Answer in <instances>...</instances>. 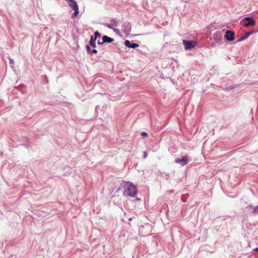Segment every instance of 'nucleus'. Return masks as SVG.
Masks as SVG:
<instances>
[{
	"mask_svg": "<svg viewBox=\"0 0 258 258\" xmlns=\"http://www.w3.org/2000/svg\"><path fill=\"white\" fill-rule=\"evenodd\" d=\"M87 48L88 52H89L90 53H97V50L95 49H93L92 50V49H91L90 47L89 46H87Z\"/></svg>",
	"mask_w": 258,
	"mask_h": 258,
	"instance_id": "9b49d317",
	"label": "nucleus"
},
{
	"mask_svg": "<svg viewBox=\"0 0 258 258\" xmlns=\"http://www.w3.org/2000/svg\"><path fill=\"white\" fill-rule=\"evenodd\" d=\"M94 39L96 40L98 37H100V34L98 31H96L94 33Z\"/></svg>",
	"mask_w": 258,
	"mask_h": 258,
	"instance_id": "f8f14e48",
	"label": "nucleus"
},
{
	"mask_svg": "<svg viewBox=\"0 0 258 258\" xmlns=\"http://www.w3.org/2000/svg\"><path fill=\"white\" fill-rule=\"evenodd\" d=\"M255 250H256V251H258V247H257V248H256V249H255Z\"/></svg>",
	"mask_w": 258,
	"mask_h": 258,
	"instance_id": "2eb2a0df",
	"label": "nucleus"
},
{
	"mask_svg": "<svg viewBox=\"0 0 258 258\" xmlns=\"http://www.w3.org/2000/svg\"><path fill=\"white\" fill-rule=\"evenodd\" d=\"M102 40H103V42L102 43H104V42H108V43H110V42H112V41H113V39L110 38V37H108L107 36H106V35H104L102 37Z\"/></svg>",
	"mask_w": 258,
	"mask_h": 258,
	"instance_id": "6e6552de",
	"label": "nucleus"
},
{
	"mask_svg": "<svg viewBox=\"0 0 258 258\" xmlns=\"http://www.w3.org/2000/svg\"><path fill=\"white\" fill-rule=\"evenodd\" d=\"M234 33L231 31H227L225 33V37L228 41H232L234 39Z\"/></svg>",
	"mask_w": 258,
	"mask_h": 258,
	"instance_id": "423d86ee",
	"label": "nucleus"
},
{
	"mask_svg": "<svg viewBox=\"0 0 258 258\" xmlns=\"http://www.w3.org/2000/svg\"><path fill=\"white\" fill-rule=\"evenodd\" d=\"M176 163H179L181 166H184L187 164V157L185 156H183L181 159L176 158L175 160Z\"/></svg>",
	"mask_w": 258,
	"mask_h": 258,
	"instance_id": "39448f33",
	"label": "nucleus"
},
{
	"mask_svg": "<svg viewBox=\"0 0 258 258\" xmlns=\"http://www.w3.org/2000/svg\"><path fill=\"white\" fill-rule=\"evenodd\" d=\"M141 135L145 137L148 136L147 133L144 132L141 133Z\"/></svg>",
	"mask_w": 258,
	"mask_h": 258,
	"instance_id": "ddd939ff",
	"label": "nucleus"
},
{
	"mask_svg": "<svg viewBox=\"0 0 258 258\" xmlns=\"http://www.w3.org/2000/svg\"><path fill=\"white\" fill-rule=\"evenodd\" d=\"M252 32H247L246 34H245V35L244 36H242V37H241L238 40V41H241L242 40H244L246 39H247L249 36L252 34Z\"/></svg>",
	"mask_w": 258,
	"mask_h": 258,
	"instance_id": "1a4fd4ad",
	"label": "nucleus"
},
{
	"mask_svg": "<svg viewBox=\"0 0 258 258\" xmlns=\"http://www.w3.org/2000/svg\"><path fill=\"white\" fill-rule=\"evenodd\" d=\"M89 44L91 46L93 47V48L95 47V39H93L92 36L91 37Z\"/></svg>",
	"mask_w": 258,
	"mask_h": 258,
	"instance_id": "9d476101",
	"label": "nucleus"
},
{
	"mask_svg": "<svg viewBox=\"0 0 258 258\" xmlns=\"http://www.w3.org/2000/svg\"><path fill=\"white\" fill-rule=\"evenodd\" d=\"M69 4L74 11V13L71 15L72 19H75L79 14V7L77 3L74 0H69Z\"/></svg>",
	"mask_w": 258,
	"mask_h": 258,
	"instance_id": "f03ea898",
	"label": "nucleus"
},
{
	"mask_svg": "<svg viewBox=\"0 0 258 258\" xmlns=\"http://www.w3.org/2000/svg\"><path fill=\"white\" fill-rule=\"evenodd\" d=\"M121 188L124 196L135 197L137 195V187L132 183L123 181L121 183Z\"/></svg>",
	"mask_w": 258,
	"mask_h": 258,
	"instance_id": "f257e3e1",
	"label": "nucleus"
},
{
	"mask_svg": "<svg viewBox=\"0 0 258 258\" xmlns=\"http://www.w3.org/2000/svg\"><path fill=\"white\" fill-rule=\"evenodd\" d=\"M243 26L245 27H249L250 26H253L255 24V20L251 17H245L243 20Z\"/></svg>",
	"mask_w": 258,
	"mask_h": 258,
	"instance_id": "20e7f679",
	"label": "nucleus"
},
{
	"mask_svg": "<svg viewBox=\"0 0 258 258\" xmlns=\"http://www.w3.org/2000/svg\"><path fill=\"white\" fill-rule=\"evenodd\" d=\"M182 42L185 49H191L197 45V43L195 41L183 40Z\"/></svg>",
	"mask_w": 258,
	"mask_h": 258,
	"instance_id": "7ed1b4c3",
	"label": "nucleus"
},
{
	"mask_svg": "<svg viewBox=\"0 0 258 258\" xmlns=\"http://www.w3.org/2000/svg\"><path fill=\"white\" fill-rule=\"evenodd\" d=\"M258 211V206L255 209V211L256 212Z\"/></svg>",
	"mask_w": 258,
	"mask_h": 258,
	"instance_id": "4468645a",
	"label": "nucleus"
},
{
	"mask_svg": "<svg viewBox=\"0 0 258 258\" xmlns=\"http://www.w3.org/2000/svg\"><path fill=\"white\" fill-rule=\"evenodd\" d=\"M124 43L126 46L132 48L138 47L139 46V45L138 43H131L129 40H126Z\"/></svg>",
	"mask_w": 258,
	"mask_h": 258,
	"instance_id": "0eeeda50",
	"label": "nucleus"
}]
</instances>
